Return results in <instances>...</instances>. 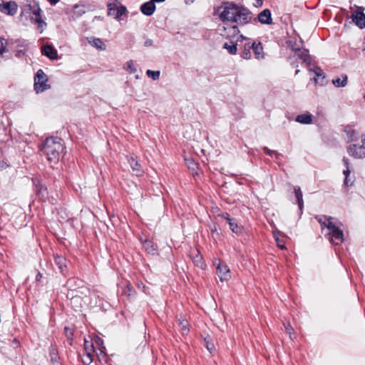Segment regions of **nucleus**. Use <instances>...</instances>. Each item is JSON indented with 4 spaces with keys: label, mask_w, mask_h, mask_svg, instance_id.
Returning a JSON list of instances; mask_svg holds the SVG:
<instances>
[{
    "label": "nucleus",
    "mask_w": 365,
    "mask_h": 365,
    "mask_svg": "<svg viewBox=\"0 0 365 365\" xmlns=\"http://www.w3.org/2000/svg\"><path fill=\"white\" fill-rule=\"evenodd\" d=\"M220 19L226 23H236L239 25H244L250 22L252 18V13L245 7L238 6L235 4L225 6L223 11L220 14ZM221 35L230 38V42H226L223 48L228 51L230 54H236L237 51L238 42H242L245 38L239 35L240 31L235 25L230 27L222 26V31L220 28Z\"/></svg>",
    "instance_id": "obj_1"
},
{
    "label": "nucleus",
    "mask_w": 365,
    "mask_h": 365,
    "mask_svg": "<svg viewBox=\"0 0 365 365\" xmlns=\"http://www.w3.org/2000/svg\"><path fill=\"white\" fill-rule=\"evenodd\" d=\"M316 220L321 225L322 229L326 227L329 241L334 245H339L344 241L343 231L334 222V218L326 215L317 216Z\"/></svg>",
    "instance_id": "obj_2"
},
{
    "label": "nucleus",
    "mask_w": 365,
    "mask_h": 365,
    "mask_svg": "<svg viewBox=\"0 0 365 365\" xmlns=\"http://www.w3.org/2000/svg\"><path fill=\"white\" fill-rule=\"evenodd\" d=\"M64 146L61 138L58 137L47 138L42 147L41 151L50 162L59 159L61 153L64 150Z\"/></svg>",
    "instance_id": "obj_3"
},
{
    "label": "nucleus",
    "mask_w": 365,
    "mask_h": 365,
    "mask_svg": "<svg viewBox=\"0 0 365 365\" xmlns=\"http://www.w3.org/2000/svg\"><path fill=\"white\" fill-rule=\"evenodd\" d=\"M347 152L349 155L356 159L365 158V135H361V144L357 143L350 145Z\"/></svg>",
    "instance_id": "obj_4"
},
{
    "label": "nucleus",
    "mask_w": 365,
    "mask_h": 365,
    "mask_svg": "<svg viewBox=\"0 0 365 365\" xmlns=\"http://www.w3.org/2000/svg\"><path fill=\"white\" fill-rule=\"evenodd\" d=\"M47 76L42 70H38L34 78V89L36 93H42L49 88Z\"/></svg>",
    "instance_id": "obj_5"
},
{
    "label": "nucleus",
    "mask_w": 365,
    "mask_h": 365,
    "mask_svg": "<svg viewBox=\"0 0 365 365\" xmlns=\"http://www.w3.org/2000/svg\"><path fill=\"white\" fill-rule=\"evenodd\" d=\"M108 9V14L115 19H119L126 11V8L122 6L118 0H109Z\"/></svg>",
    "instance_id": "obj_6"
},
{
    "label": "nucleus",
    "mask_w": 365,
    "mask_h": 365,
    "mask_svg": "<svg viewBox=\"0 0 365 365\" xmlns=\"http://www.w3.org/2000/svg\"><path fill=\"white\" fill-rule=\"evenodd\" d=\"M215 264H217V274L221 282L228 281L231 279L230 270L225 263L220 259H215Z\"/></svg>",
    "instance_id": "obj_7"
},
{
    "label": "nucleus",
    "mask_w": 365,
    "mask_h": 365,
    "mask_svg": "<svg viewBox=\"0 0 365 365\" xmlns=\"http://www.w3.org/2000/svg\"><path fill=\"white\" fill-rule=\"evenodd\" d=\"M41 10L39 7L34 8L32 11L33 16L31 19L38 24V29L40 30V32L42 33L43 29L46 27V24L41 18Z\"/></svg>",
    "instance_id": "obj_8"
},
{
    "label": "nucleus",
    "mask_w": 365,
    "mask_h": 365,
    "mask_svg": "<svg viewBox=\"0 0 365 365\" xmlns=\"http://www.w3.org/2000/svg\"><path fill=\"white\" fill-rule=\"evenodd\" d=\"M220 217L226 220L227 223H228L230 226V229L236 234H238L241 232V227L237 225L236 220L232 217H230V215L227 212L222 213L220 215Z\"/></svg>",
    "instance_id": "obj_9"
},
{
    "label": "nucleus",
    "mask_w": 365,
    "mask_h": 365,
    "mask_svg": "<svg viewBox=\"0 0 365 365\" xmlns=\"http://www.w3.org/2000/svg\"><path fill=\"white\" fill-rule=\"evenodd\" d=\"M294 57H296L301 60L303 63H307V65L310 64L311 62V58L309 54V51L307 49H300V48H294Z\"/></svg>",
    "instance_id": "obj_10"
},
{
    "label": "nucleus",
    "mask_w": 365,
    "mask_h": 365,
    "mask_svg": "<svg viewBox=\"0 0 365 365\" xmlns=\"http://www.w3.org/2000/svg\"><path fill=\"white\" fill-rule=\"evenodd\" d=\"M54 261L56 264L58 266L60 272L63 274L66 275L68 273L66 259L63 256L56 255L54 256Z\"/></svg>",
    "instance_id": "obj_11"
},
{
    "label": "nucleus",
    "mask_w": 365,
    "mask_h": 365,
    "mask_svg": "<svg viewBox=\"0 0 365 365\" xmlns=\"http://www.w3.org/2000/svg\"><path fill=\"white\" fill-rule=\"evenodd\" d=\"M258 20L262 24L269 25L272 23L271 11L266 9L258 14Z\"/></svg>",
    "instance_id": "obj_12"
},
{
    "label": "nucleus",
    "mask_w": 365,
    "mask_h": 365,
    "mask_svg": "<svg viewBox=\"0 0 365 365\" xmlns=\"http://www.w3.org/2000/svg\"><path fill=\"white\" fill-rule=\"evenodd\" d=\"M17 11V5L14 1L6 2L1 9V12L8 15L13 16Z\"/></svg>",
    "instance_id": "obj_13"
},
{
    "label": "nucleus",
    "mask_w": 365,
    "mask_h": 365,
    "mask_svg": "<svg viewBox=\"0 0 365 365\" xmlns=\"http://www.w3.org/2000/svg\"><path fill=\"white\" fill-rule=\"evenodd\" d=\"M353 21L361 29L365 27V14L362 11H356L352 14Z\"/></svg>",
    "instance_id": "obj_14"
},
{
    "label": "nucleus",
    "mask_w": 365,
    "mask_h": 365,
    "mask_svg": "<svg viewBox=\"0 0 365 365\" xmlns=\"http://www.w3.org/2000/svg\"><path fill=\"white\" fill-rule=\"evenodd\" d=\"M41 52L44 56H46L51 60H55L58 58L56 50L50 45L43 46L42 47Z\"/></svg>",
    "instance_id": "obj_15"
},
{
    "label": "nucleus",
    "mask_w": 365,
    "mask_h": 365,
    "mask_svg": "<svg viewBox=\"0 0 365 365\" xmlns=\"http://www.w3.org/2000/svg\"><path fill=\"white\" fill-rule=\"evenodd\" d=\"M128 161L133 170V171L135 173V174L138 176H140L143 173V170L141 168V165L138 162V160H135V158L133 156L129 157L128 158Z\"/></svg>",
    "instance_id": "obj_16"
},
{
    "label": "nucleus",
    "mask_w": 365,
    "mask_h": 365,
    "mask_svg": "<svg viewBox=\"0 0 365 365\" xmlns=\"http://www.w3.org/2000/svg\"><path fill=\"white\" fill-rule=\"evenodd\" d=\"M343 161V163L344 165V166L346 167V169L343 170V174L345 176V179H344V185H346V186H349V185H351L353 184V180H351L349 178V176L350 175V173H351V170L349 169V159L346 157H344L342 160Z\"/></svg>",
    "instance_id": "obj_17"
},
{
    "label": "nucleus",
    "mask_w": 365,
    "mask_h": 365,
    "mask_svg": "<svg viewBox=\"0 0 365 365\" xmlns=\"http://www.w3.org/2000/svg\"><path fill=\"white\" fill-rule=\"evenodd\" d=\"M140 10L143 14L147 15V16H150L153 14V12L155 10V5L153 2H152L150 1L148 2L144 3L140 6Z\"/></svg>",
    "instance_id": "obj_18"
},
{
    "label": "nucleus",
    "mask_w": 365,
    "mask_h": 365,
    "mask_svg": "<svg viewBox=\"0 0 365 365\" xmlns=\"http://www.w3.org/2000/svg\"><path fill=\"white\" fill-rule=\"evenodd\" d=\"M252 49L254 52L255 58L257 59H262L264 58L263 47L260 42H254L252 43Z\"/></svg>",
    "instance_id": "obj_19"
},
{
    "label": "nucleus",
    "mask_w": 365,
    "mask_h": 365,
    "mask_svg": "<svg viewBox=\"0 0 365 365\" xmlns=\"http://www.w3.org/2000/svg\"><path fill=\"white\" fill-rule=\"evenodd\" d=\"M346 135L348 138V140L349 141L354 142V143H357L358 140H361V135L362 134H360L356 130L349 128L346 130Z\"/></svg>",
    "instance_id": "obj_20"
},
{
    "label": "nucleus",
    "mask_w": 365,
    "mask_h": 365,
    "mask_svg": "<svg viewBox=\"0 0 365 365\" xmlns=\"http://www.w3.org/2000/svg\"><path fill=\"white\" fill-rule=\"evenodd\" d=\"M296 121L302 124H311L312 122V115L309 113L298 115Z\"/></svg>",
    "instance_id": "obj_21"
},
{
    "label": "nucleus",
    "mask_w": 365,
    "mask_h": 365,
    "mask_svg": "<svg viewBox=\"0 0 365 365\" xmlns=\"http://www.w3.org/2000/svg\"><path fill=\"white\" fill-rule=\"evenodd\" d=\"M332 83L336 87H344L347 83V76L343 74L341 76L334 78L332 80Z\"/></svg>",
    "instance_id": "obj_22"
},
{
    "label": "nucleus",
    "mask_w": 365,
    "mask_h": 365,
    "mask_svg": "<svg viewBox=\"0 0 365 365\" xmlns=\"http://www.w3.org/2000/svg\"><path fill=\"white\" fill-rule=\"evenodd\" d=\"M83 299L78 296H73L71 299V304L75 311L80 310L83 307Z\"/></svg>",
    "instance_id": "obj_23"
},
{
    "label": "nucleus",
    "mask_w": 365,
    "mask_h": 365,
    "mask_svg": "<svg viewBox=\"0 0 365 365\" xmlns=\"http://www.w3.org/2000/svg\"><path fill=\"white\" fill-rule=\"evenodd\" d=\"M251 50L252 43L250 42L245 43L243 46V49L241 54L242 57L245 59H250L252 56Z\"/></svg>",
    "instance_id": "obj_24"
},
{
    "label": "nucleus",
    "mask_w": 365,
    "mask_h": 365,
    "mask_svg": "<svg viewBox=\"0 0 365 365\" xmlns=\"http://www.w3.org/2000/svg\"><path fill=\"white\" fill-rule=\"evenodd\" d=\"M89 43H91V45L92 46H93L101 51H103L106 49L105 43L100 38H93L89 40Z\"/></svg>",
    "instance_id": "obj_25"
},
{
    "label": "nucleus",
    "mask_w": 365,
    "mask_h": 365,
    "mask_svg": "<svg viewBox=\"0 0 365 365\" xmlns=\"http://www.w3.org/2000/svg\"><path fill=\"white\" fill-rule=\"evenodd\" d=\"M143 247L148 253L152 255H154L157 250L156 245L150 240H145L143 242Z\"/></svg>",
    "instance_id": "obj_26"
},
{
    "label": "nucleus",
    "mask_w": 365,
    "mask_h": 365,
    "mask_svg": "<svg viewBox=\"0 0 365 365\" xmlns=\"http://www.w3.org/2000/svg\"><path fill=\"white\" fill-rule=\"evenodd\" d=\"M294 193L295 197L297 198V201L299 205V207L300 210L303 207L304 205V201L302 198V192L301 190V188L299 187H294Z\"/></svg>",
    "instance_id": "obj_27"
},
{
    "label": "nucleus",
    "mask_w": 365,
    "mask_h": 365,
    "mask_svg": "<svg viewBox=\"0 0 365 365\" xmlns=\"http://www.w3.org/2000/svg\"><path fill=\"white\" fill-rule=\"evenodd\" d=\"M123 294L128 297V298H131L135 294V290L131 287L130 283H127L123 290Z\"/></svg>",
    "instance_id": "obj_28"
},
{
    "label": "nucleus",
    "mask_w": 365,
    "mask_h": 365,
    "mask_svg": "<svg viewBox=\"0 0 365 365\" xmlns=\"http://www.w3.org/2000/svg\"><path fill=\"white\" fill-rule=\"evenodd\" d=\"M93 360V353L90 352H83L82 356V362L85 365H89L92 363Z\"/></svg>",
    "instance_id": "obj_29"
},
{
    "label": "nucleus",
    "mask_w": 365,
    "mask_h": 365,
    "mask_svg": "<svg viewBox=\"0 0 365 365\" xmlns=\"http://www.w3.org/2000/svg\"><path fill=\"white\" fill-rule=\"evenodd\" d=\"M179 326L180 327L182 334H187L189 331L188 323L185 319L178 320Z\"/></svg>",
    "instance_id": "obj_30"
},
{
    "label": "nucleus",
    "mask_w": 365,
    "mask_h": 365,
    "mask_svg": "<svg viewBox=\"0 0 365 365\" xmlns=\"http://www.w3.org/2000/svg\"><path fill=\"white\" fill-rule=\"evenodd\" d=\"M124 68L130 73H134L137 71L132 60H130L125 63Z\"/></svg>",
    "instance_id": "obj_31"
},
{
    "label": "nucleus",
    "mask_w": 365,
    "mask_h": 365,
    "mask_svg": "<svg viewBox=\"0 0 365 365\" xmlns=\"http://www.w3.org/2000/svg\"><path fill=\"white\" fill-rule=\"evenodd\" d=\"M204 341H205V346H206V348L211 353L212 351H213L215 350V345L214 344L212 343L210 337L209 336L205 337L204 339Z\"/></svg>",
    "instance_id": "obj_32"
},
{
    "label": "nucleus",
    "mask_w": 365,
    "mask_h": 365,
    "mask_svg": "<svg viewBox=\"0 0 365 365\" xmlns=\"http://www.w3.org/2000/svg\"><path fill=\"white\" fill-rule=\"evenodd\" d=\"M83 352H94V347L93 343L91 341L84 339V351Z\"/></svg>",
    "instance_id": "obj_33"
},
{
    "label": "nucleus",
    "mask_w": 365,
    "mask_h": 365,
    "mask_svg": "<svg viewBox=\"0 0 365 365\" xmlns=\"http://www.w3.org/2000/svg\"><path fill=\"white\" fill-rule=\"evenodd\" d=\"M313 72L314 73V75H315V77L314 78V81L316 83H317L318 82V79L319 78L322 77V80L324 78V73H323V71L320 68H315L314 70H313Z\"/></svg>",
    "instance_id": "obj_34"
},
{
    "label": "nucleus",
    "mask_w": 365,
    "mask_h": 365,
    "mask_svg": "<svg viewBox=\"0 0 365 365\" xmlns=\"http://www.w3.org/2000/svg\"><path fill=\"white\" fill-rule=\"evenodd\" d=\"M146 74L149 78H151L152 79L156 81L160 78V73L159 71H151V70H148L146 71Z\"/></svg>",
    "instance_id": "obj_35"
},
{
    "label": "nucleus",
    "mask_w": 365,
    "mask_h": 365,
    "mask_svg": "<svg viewBox=\"0 0 365 365\" xmlns=\"http://www.w3.org/2000/svg\"><path fill=\"white\" fill-rule=\"evenodd\" d=\"M197 254L194 259V262L197 264L198 267L203 269L205 267L204 262L202 259L201 256L198 255V251H197Z\"/></svg>",
    "instance_id": "obj_36"
},
{
    "label": "nucleus",
    "mask_w": 365,
    "mask_h": 365,
    "mask_svg": "<svg viewBox=\"0 0 365 365\" xmlns=\"http://www.w3.org/2000/svg\"><path fill=\"white\" fill-rule=\"evenodd\" d=\"M197 254L194 259V262L197 264L198 267L203 269L205 267L204 262L202 259L201 256L198 255V251H197Z\"/></svg>",
    "instance_id": "obj_37"
},
{
    "label": "nucleus",
    "mask_w": 365,
    "mask_h": 365,
    "mask_svg": "<svg viewBox=\"0 0 365 365\" xmlns=\"http://www.w3.org/2000/svg\"><path fill=\"white\" fill-rule=\"evenodd\" d=\"M187 165L189 169L192 170H195L197 168V163L192 159L187 160Z\"/></svg>",
    "instance_id": "obj_38"
},
{
    "label": "nucleus",
    "mask_w": 365,
    "mask_h": 365,
    "mask_svg": "<svg viewBox=\"0 0 365 365\" xmlns=\"http://www.w3.org/2000/svg\"><path fill=\"white\" fill-rule=\"evenodd\" d=\"M73 13L74 14H77L78 16L81 15V14L85 13V8H84V6H76L74 7Z\"/></svg>",
    "instance_id": "obj_39"
},
{
    "label": "nucleus",
    "mask_w": 365,
    "mask_h": 365,
    "mask_svg": "<svg viewBox=\"0 0 365 365\" xmlns=\"http://www.w3.org/2000/svg\"><path fill=\"white\" fill-rule=\"evenodd\" d=\"M263 150L266 152L267 154H268L270 156H272L273 155H276V157H277L279 155V154L277 153H276L274 150H272L269 149L267 147H264Z\"/></svg>",
    "instance_id": "obj_40"
},
{
    "label": "nucleus",
    "mask_w": 365,
    "mask_h": 365,
    "mask_svg": "<svg viewBox=\"0 0 365 365\" xmlns=\"http://www.w3.org/2000/svg\"><path fill=\"white\" fill-rule=\"evenodd\" d=\"M285 329L287 333L289 335V337L292 339V334L293 332L292 327L290 326V324H288L287 326L285 325Z\"/></svg>",
    "instance_id": "obj_41"
},
{
    "label": "nucleus",
    "mask_w": 365,
    "mask_h": 365,
    "mask_svg": "<svg viewBox=\"0 0 365 365\" xmlns=\"http://www.w3.org/2000/svg\"><path fill=\"white\" fill-rule=\"evenodd\" d=\"M6 51L3 40L0 39V54L2 55Z\"/></svg>",
    "instance_id": "obj_42"
},
{
    "label": "nucleus",
    "mask_w": 365,
    "mask_h": 365,
    "mask_svg": "<svg viewBox=\"0 0 365 365\" xmlns=\"http://www.w3.org/2000/svg\"><path fill=\"white\" fill-rule=\"evenodd\" d=\"M275 237V240L277 242V245L279 247H280L281 249H284V244L282 243V242L279 240V238L278 237Z\"/></svg>",
    "instance_id": "obj_43"
},
{
    "label": "nucleus",
    "mask_w": 365,
    "mask_h": 365,
    "mask_svg": "<svg viewBox=\"0 0 365 365\" xmlns=\"http://www.w3.org/2000/svg\"><path fill=\"white\" fill-rule=\"evenodd\" d=\"M263 4L262 0H255L254 6L256 7H261Z\"/></svg>",
    "instance_id": "obj_44"
},
{
    "label": "nucleus",
    "mask_w": 365,
    "mask_h": 365,
    "mask_svg": "<svg viewBox=\"0 0 365 365\" xmlns=\"http://www.w3.org/2000/svg\"><path fill=\"white\" fill-rule=\"evenodd\" d=\"M153 44V41L152 40H147L145 41V46H150Z\"/></svg>",
    "instance_id": "obj_45"
},
{
    "label": "nucleus",
    "mask_w": 365,
    "mask_h": 365,
    "mask_svg": "<svg viewBox=\"0 0 365 365\" xmlns=\"http://www.w3.org/2000/svg\"><path fill=\"white\" fill-rule=\"evenodd\" d=\"M51 4H56L59 0H48Z\"/></svg>",
    "instance_id": "obj_46"
},
{
    "label": "nucleus",
    "mask_w": 365,
    "mask_h": 365,
    "mask_svg": "<svg viewBox=\"0 0 365 365\" xmlns=\"http://www.w3.org/2000/svg\"><path fill=\"white\" fill-rule=\"evenodd\" d=\"M5 2L2 0H0V11H1V9L4 6Z\"/></svg>",
    "instance_id": "obj_47"
},
{
    "label": "nucleus",
    "mask_w": 365,
    "mask_h": 365,
    "mask_svg": "<svg viewBox=\"0 0 365 365\" xmlns=\"http://www.w3.org/2000/svg\"><path fill=\"white\" fill-rule=\"evenodd\" d=\"M195 0H185L186 4H191L193 3Z\"/></svg>",
    "instance_id": "obj_48"
},
{
    "label": "nucleus",
    "mask_w": 365,
    "mask_h": 365,
    "mask_svg": "<svg viewBox=\"0 0 365 365\" xmlns=\"http://www.w3.org/2000/svg\"><path fill=\"white\" fill-rule=\"evenodd\" d=\"M165 0H151L152 2H163Z\"/></svg>",
    "instance_id": "obj_49"
},
{
    "label": "nucleus",
    "mask_w": 365,
    "mask_h": 365,
    "mask_svg": "<svg viewBox=\"0 0 365 365\" xmlns=\"http://www.w3.org/2000/svg\"><path fill=\"white\" fill-rule=\"evenodd\" d=\"M41 277V274L38 273L37 277H36L37 280H38V278H40Z\"/></svg>",
    "instance_id": "obj_50"
},
{
    "label": "nucleus",
    "mask_w": 365,
    "mask_h": 365,
    "mask_svg": "<svg viewBox=\"0 0 365 365\" xmlns=\"http://www.w3.org/2000/svg\"><path fill=\"white\" fill-rule=\"evenodd\" d=\"M292 65L293 66H295V67H297V66H298V65H297V64H295L294 62H292Z\"/></svg>",
    "instance_id": "obj_51"
},
{
    "label": "nucleus",
    "mask_w": 365,
    "mask_h": 365,
    "mask_svg": "<svg viewBox=\"0 0 365 365\" xmlns=\"http://www.w3.org/2000/svg\"><path fill=\"white\" fill-rule=\"evenodd\" d=\"M363 53L365 56V46H364V48L363 49Z\"/></svg>",
    "instance_id": "obj_52"
},
{
    "label": "nucleus",
    "mask_w": 365,
    "mask_h": 365,
    "mask_svg": "<svg viewBox=\"0 0 365 365\" xmlns=\"http://www.w3.org/2000/svg\"><path fill=\"white\" fill-rule=\"evenodd\" d=\"M299 72V70L296 71V74H297Z\"/></svg>",
    "instance_id": "obj_53"
}]
</instances>
